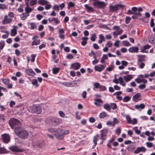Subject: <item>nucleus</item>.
Listing matches in <instances>:
<instances>
[{
  "mask_svg": "<svg viewBox=\"0 0 155 155\" xmlns=\"http://www.w3.org/2000/svg\"><path fill=\"white\" fill-rule=\"evenodd\" d=\"M9 123L12 128L14 129L15 132L16 129L18 130L21 128V123L17 119L12 118L9 120Z\"/></svg>",
  "mask_w": 155,
  "mask_h": 155,
  "instance_id": "1",
  "label": "nucleus"
},
{
  "mask_svg": "<svg viewBox=\"0 0 155 155\" xmlns=\"http://www.w3.org/2000/svg\"><path fill=\"white\" fill-rule=\"evenodd\" d=\"M15 133L18 136L22 139L26 138L29 136L28 132L25 129L20 130V129L18 130L16 129Z\"/></svg>",
  "mask_w": 155,
  "mask_h": 155,
  "instance_id": "2",
  "label": "nucleus"
},
{
  "mask_svg": "<svg viewBox=\"0 0 155 155\" xmlns=\"http://www.w3.org/2000/svg\"><path fill=\"white\" fill-rule=\"evenodd\" d=\"M47 121L49 123H50L54 126L60 124L61 122V120L60 119L53 117H49L47 119Z\"/></svg>",
  "mask_w": 155,
  "mask_h": 155,
  "instance_id": "3",
  "label": "nucleus"
},
{
  "mask_svg": "<svg viewBox=\"0 0 155 155\" xmlns=\"http://www.w3.org/2000/svg\"><path fill=\"white\" fill-rule=\"evenodd\" d=\"M28 111L32 113L38 114L41 112V108L39 105L35 104L29 108Z\"/></svg>",
  "mask_w": 155,
  "mask_h": 155,
  "instance_id": "4",
  "label": "nucleus"
},
{
  "mask_svg": "<svg viewBox=\"0 0 155 155\" xmlns=\"http://www.w3.org/2000/svg\"><path fill=\"white\" fill-rule=\"evenodd\" d=\"M124 7V5H122L121 4H117L114 5H110L109 7V11L112 12H115L120 8L123 9Z\"/></svg>",
  "mask_w": 155,
  "mask_h": 155,
  "instance_id": "5",
  "label": "nucleus"
},
{
  "mask_svg": "<svg viewBox=\"0 0 155 155\" xmlns=\"http://www.w3.org/2000/svg\"><path fill=\"white\" fill-rule=\"evenodd\" d=\"M69 131H65L63 130H61L62 134L58 133V132H55L54 135L56 138L58 140H61L63 139L64 138V134H66L68 133Z\"/></svg>",
  "mask_w": 155,
  "mask_h": 155,
  "instance_id": "6",
  "label": "nucleus"
},
{
  "mask_svg": "<svg viewBox=\"0 0 155 155\" xmlns=\"http://www.w3.org/2000/svg\"><path fill=\"white\" fill-rule=\"evenodd\" d=\"M93 5L97 8H104L106 6V4L103 2H95L93 3Z\"/></svg>",
  "mask_w": 155,
  "mask_h": 155,
  "instance_id": "7",
  "label": "nucleus"
},
{
  "mask_svg": "<svg viewBox=\"0 0 155 155\" xmlns=\"http://www.w3.org/2000/svg\"><path fill=\"white\" fill-rule=\"evenodd\" d=\"M2 139L3 142L7 143L10 141V137L8 135L5 134L2 135Z\"/></svg>",
  "mask_w": 155,
  "mask_h": 155,
  "instance_id": "8",
  "label": "nucleus"
},
{
  "mask_svg": "<svg viewBox=\"0 0 155 155\" xmlns=\"http://www.w3.org/2000/svg\"><path fill=\"white\" fill-rule=\"evenodd\" d=\"M101 132V140H106L107 134V131L106 129H103L100 131Z\"/></svg>",
  "mask_w": 155,
  "mask_h": 155,
  "instance_id": "9",
  "label": "nucleus"
},
{
  "mask_svg": "<svg viewBox=\"0 0 155 155\" xmlns=\"http://www.w3.org/2000/svg\"><path fill=\"white\" fill-rule=\"evenodd\" d=\"M9 149L13 151H15L18 152H22L24 150L22 149H19L18 147L16 146H12L9 147Z\"/></svg>",
  "mask_w": 155,
  "mask_h": 155,
  "instance_id": "10",
  "label": "nucleus"
},
{
  "mask_svg": "<svg viewBox=\"0 0 155 155\" xmlns=\"http://www.w3.org/2000/svg\"><path fill=\"white\" fill-rule=\"evenodd\" d=\"M137 56L138 58V60L137 61V64H138L139 62H142L143 61H145V55L138 54Z\"/></svg>",
  "mask_w": 155,
  "mask_h": 155,
  "instance_id": "11",
  "label": "nucleus"
},
{
  "mask_svg": "<svg viewBox=\"0 0 155 155\" xmlns=\"http://www.w3.org/2000/svg\"><path fill=\"white\" fill-rule=\"evenodd\" d=\"M146 150V149L144 147H138L134 151V153H138L140 152H145Z\"/></svg>",
  "mask_w": 155,
  "mask_h": 155,
  "instance_id": "12",
  "label": "nucleus"
},
{
  "mask_svg": "<svg viewBox=\"0 0 155 155\" xmlns=\"http://www.w3.org/2000/svg\"><path fill=\"white\" fill-rule=\"evenodd\" d=\"M12 21V19L8 18L7 16L6 15L5 16L4 20L2 21V23L3 24H8L10 23Z\"/></svg>",
  "mask_w": 155,
  "mask_h": 155,
  "instance_id": "13",
  "label": "nucleus"
},
{
  "mask_svg": "<svg viewBox=\"0 0 155 155\" xmlns=\"http://www.w3.org/2000/svg\"><path fill=\"white\" fill-rule=\"evenodd\" d=\"M80 66L81 65L79 63H75L72 64L70 68L74 70H78L80 68Z\"/></svg>",
  "mask_w": 155,
  "mask_h": 155,
  "instance_id": "14",
  "label": "nucleus"
},
{
  "mask_svg": "<svg viewBox=\"0 0 155 155\" xmlns=\"http://www.w3.org/2000/svg\"><path fill=\"white\" fill-rule=\"evenodd\" d=\"M25 71L26 73L29 76L34 77L35 75V73L31 69H26Z\"/></svg>",
  "mask_w": 155,
  "mask_h": 155,
  "instance_id": "15",
  "label": "nucleus"
},
{
  "mask_svg": "<svg viewBox=\"0 0 155 155\" xmlns=\"http://www.w3.org/2000/svg\"><path fill=\"white\" fill-rule=\"evenodd\" d=\"M101 67H99L97 65H96L94 67V69L96 71L101 72L105 68V67L103 65H100Z\"/></svg>",
  "mask_w": 155,
  "mask_h": 155,
  "instance_id": "16",
  "label": "nucleus"
},
{
  "mask_svg": "<svg viewBox=\"0 0 155 155\" xmlns=\"http://www.w3.org/2000/svg\"><path fill=\"white\" fill-rule=\"evenodd\" d=\"M138 48L136 47H132L128 49L129 52L131 53L137 52H138Z\"/></svg>",
  "mask_w": 155,
  "mask_h": 155,
  "instance_id": "17",
  "label": "nucleus"
},
{
  "mask_svg": "<svg viewBox=\"0 0 155 155\" xmlns=\"http://www.w3.org/2000/svg\"><path fill=\"white\" fill-rule=\"evenodd\" d=\"M145 107V105L143 104H141L140 105H136L135 106V108L140 111L141 110Z\"/></svg>",
  "mask_w": 155,
  "mask_h": 155,
  "instance_id": "18",
  "label": "nucleus"
},
{
  "mask_svg": "<svg viewBox=\"0 0 155 155\" xmlns=\"http://www.w3.org/2000/svg\"><path fill=\"white\" fill-rule=\"evenodd\" d=\"M151 47V46L150 45H144V46L143 47H141L140 50L141 51L140 52H146V51H145V50L146 49H148L150 48Z\"/></svg>",
  "mask_w": 155,
  "mask_h": 155,
  "instance_id": "19",
  "label": "nucleus"
},
{
  "mask_svg": "<svg viewBox=\"0 0 155 155\" xmlns=\"http://www.w3.org/2000/svg\"><path fill=\"white\" fill-rule=\"evenodd\" d=\"M131 9L133 11L134 14H137L138 15L139 17L141 16L142 14L141 13L138 12V8L136 7H133Z\"/></svg>",
  "mask_w": 155,
  "mask_h": 155,
  "instance_id": "20",
  "label": "nucleus"
},
{
  "mask_svg": "<svg viewBox=\"0 0 155 155\" xmlns=\"http://www.w3.org/2000/svg\"><path fill=\"white\" fill-rule=\"evenodd\" d=\"M48 20L50 22H51L54 21L55 23L57 24L59 23V21H58L57 18L53 17L52 18H49L48 19Z\"/></svg>",
  "mask_w": 155,
  "mask_h": 155,
  "instance_id": "21",
  "label": "nucleus"
},
{
  "mask_svg": "<svg viewBox=\"0 0 155 155\" xmlns=\"http://www.w3.org/2000/svg\"><path fill=\"white\" fill-rule=\"evenodd\" d=\"M133 77L131 75H128L124 77V79L126 82H128Z\"/></svg>",
  "mask_w": 155,
  "mask_h": 155,
  "instance_id": "22",
  "label": "nucleus"
},
{
  "mask_svg": "<svg viewBox=\"0 0 155 155\" xmlns=\"http://www.w3.org/2000/svg\"><path fill=\"white\" fill-rule=\"evenodd\" d=\"M88 38L87 37H84L82 38V41L81 42V44L83 46H85L87 43V41Z\"/></svg>",
  "mask_w": 155,
  "mask_h": 155,
  "instance_id": "23",
  "label": "nucleus"
},
{
  "mask_svg": "<svg viewBox=\"0 0 155 155\" xmlns=\"http://www.w3.org/2000/svg\"><path fill=\"white\" fill-rule=\"evenodd\" d=\"M84 7L87 12H93L94 11V9L92 7L88 6L87 4L84 5Z\"/></svg>",
  "mask_w": 155,
  "mask_h": 155,
  "instance_id": "24",
  "label": "nucleus"
},
{
  "mask_svg": "<svg viewBox=\"0 0 155 155\" xmlns=\"http://www.w3.org/2000/svg\"><path fill=\"white\" fill-rule=\"evenodd\" d=\"M38 3L39 5H45L48 3L49 2L45 0H38Z\"/></svg>",
  "mask_w": 155,
  "mask_h": 155,
  "instance_id": "25",
  "label": "nucleus"
},
{
  "mask_svg": "<svg viewBox=\"0 0 155 155\" xmlns=\"http://www.w3.org/2000/svg\"><path fill=\"white\" fill-rule=\"evenodd\" d=\"M31 81V83L33 86H35L36 87L39 86V85L38 84V81L36 79H33Z\"/></svg>",
  "mask_w": 155,
  "mask_h": 155,
  "instance_id": "26",
  "label": "nucleus"
},
{
  "mask_svg": "<svg viewBox=\"0 0 155 155\" xmlns=\"http://www.w3.org/2000/svg\"><path fill=\"white\" fill-rule=\"evenodd\" d=\"M140 93H137L133 96V100L134 101H136L137 99L140 97Z\"/></svg>",
  "mask_w": 155,
  "mask_h": 155,
  "instance_id": "27",
  "label": "nucleus"
},
{
  "mask_svg": "<svg viewBox=\"0 0 155 155\" xmlns=\"http://www.w3.org/2000/svg\"><path fill=\"white\" fill-rule=\"evenodd\" d=\"M29 16L28 14H27L26 13H23L20 15L21 19L22 20H25L26 19V17Z\"/></svg>",
  "mask_w": 155,
  "mask_h": 155,
  "instance_id": "28",
  "label": "nucleus"
},
{
  "mask_svg": "<svg viewBox=\"0 0 155 155\" xmlns=\"http://www.w3.org/2000/svg\"><path fill=\"white\" fill-rule=\"evenodd\" d=\"M101 103H102V101L99 99H95L94 103L95 104L97 107L100 106V105L99 104Z\"/></svg>",
  "mask_w": 155,
  "mask_h": 155,
  "instance_id": "29",
  "label": "nucleus"
},
{
  "mask_svg": "<svg viewBox=\"0 0 155 155\" xmlns=\"http://www.w3.org/2000/svg\"><path fill=\"white\" fill-rule=\"evenodd\" d=\"M114 65L113 62H111L110 66L106 68V70L109 71H110L114 69Z\"/></svg>",
  "mask_w": 155,
  "mask_h": 155,
  "instance_id": "30",
  "label": "nucleus"
},
{
  "mask_svg": "<svg viewBox=\"0 0 155 155\" xmlns=\"http://www.w3.org/2000/svg\"><path fill=\"white\" fill-rule=\"evenodd\" d=\"M99 137V135L97 134L95 136H94L93 137V142L94 143V145L95 146L97 144V141L98 140V138Z\"/></svg>",
  "mask_w": 155,
  "mask_h": 155,
  "instance_id": "31",
  "label": "nucleus"
},
{
  "mask_svg": "<svg viewBox=\"0 0 155 155\" xmlns=\"http://www.w3.org/2000/svg\"><path fill=\"white\" fill-rule=\"evenodd\" d=\"M104 108L108 111H110L111 109L110 105L108 104H104Z\"/></svg>",
  "mask_w": 155,
  "mask_h": 155,
  "instance_id": "32",
  "label": "nucleus"
},
{
  "mask_svg": "<svg viewBox=\"0 0 155 155\" xmlns=\"http://www.w3.org/2000/svg\"><path fill=\"white\" fill-rule=\"evenodd\" d=\"M62 84L63 85L67 87H71L73 86V83L71 82H63L62 83Z\"/></svg>",
  "mask_w": 155,
  "mask_h": 155,
  "instance_id": "33",
  "label": "nucleus"
},
{
  "mask_svg": "<svg viewBox=\"0 0 155 155\" xmlns=\"http://www.w3.org/2000/svg\"><path fill=\"white\" fill-rule=\"evenodd\" d=\"M107 116V114L105 112L103 111L100 114L99 117L100 118H104Z\"/></svg>",
  "mask_w": 155,
  "mask_h": 155,
  "instance_id": "34",
  "label": "nucleus"
},
{
  "mask_svg": "<svg viewBox=\"0 0 155 155\" xmlns=\"http://www.w3.org/2000/svg\"><path fill=\"white\" fill-rule=\"evenodd\" d=\"M8 151L4 147H0V154L7 153Z\"/></svg>",
  "mask_w": 155,
  "mask_h": 155,
  "instance_id": "35",
  "label": "nucleus"
},
{
  "mask_svg": "<svg viewBox=\"0 0 155 155\" xmlns=\"http://www.w3.org/2000/svg\"><path fill=\"white\" fill-rule=\"evenodd\" d=\"M33 10V9L31 8H29L28 6H27L25 9V11L27 14H28Z\"/></svg>",
  "mask_w": 155,
  "mask_h": 155,
  "instance_id": "36",
  "label": "nucleus"
},
{
  "mask_svg": "<svg viewBox=\"0 0 155 155\" xmlns=\"http://www.w3.org/2000/svg\"><path fill=\"white\" fill-rule=\"evenodd\" d=\"M131 99V97L128 96H126L123 99V101L124 102H127L129 101Z\"/></svg>",
  "mask_w": 155,
  "mask_h": 155,
  "instance_id": "37",
  "label": "nucleus"
},
{
  "mask_svg": "<svg viewBox=\"0 0 155 155\" xmlns=\"http://www.w3.org/2000/svg\"><path fill=\"white\" fill-rule=\"evenodd\" d=\"M5 45V42L4 41L1 40L0 41V49L2 50Z\"/></svg>",
  "mask_w": 155,
  "mask_h": 155,
  "instance_id": "38",
  "label": "nucleus"
},
{
  "mask_svg": "<svg viewBox=\"0 0 155 155\" xmlns=\"http://www.w3.org/2000/svg\"><path fill=\"white\" fill-rule=\"evenodd\" d=\"M149 42L151 44H155V38L152 37H150L149 39Z\"/></svg>",
  "mask_w": 155,
  "mask_h": 155,
  "instance_id": "39",
  "label": "nucleus"
},
{
  "mask_svg": "<svg viewBox=\"0 0 155 155\" xmlns=\"http://www.w3.org/2000/svg\"><path fill=\"white\" fill-rule=\"evenodd\" d=\"M37 0H31L29 2L30 5L31 6L35 5L37 4Z\"/></svg>",
  "mask_w": 155,
  "mask_h": 155,
  "instance_id": "40",
  "label": "nucleus"
},
{
  "mask_svg": "<svg viewBox=\"0 0 155 155\" xmlns=\"http://www.w3.org/2000/svg\"><path fill=\"white\" fill-rule=\"evenodd\" d=\"M40 39H38L37 41H34L32 43V46L34 45H38L40 44Z\"/></svg>",
  "mask_w": 155,
  "mask_h": 155,
  "instance_id": "41",
  "label": "nucleus"
},
{
  "mask_svg": "<svg viewBox=\"0 0 155 155\" xmlns=\"http://www.w3.org/2000/svg\"><path fill=\"white\" fill-rule=\"evenodd\" d=\"M29 24L30 25V29H31L33 30L36 28V25L35 23H31Z\"/></svg>",
  "mask_w": 155,
  "mask_h": 155,
  "instance_id": "42",
  "label": "nucleus"
},
{
  "mask_svg": "<svg viewBox=\"0 0 155 155\" xmlns=\"http://www.w3.org/2000/svg\"><path fill=\"white\" fill-rule=\"evenodd\" d=\"M119 123L118 120L116 118H114L113 119V123L112 126H114L115 124H118Z\"/></svg>",
  "mask_w": 155,
  "mask_h": 155,
  "instance_id": "43",
  "label": "nucleus"
},
{
  "mask_svg": "<svg viewBox=\"0 0 155 155\" xmlns=\"http://www.w3.org/2000/svg\"><path fill=\"white\" fill-rule=\"evenodd\" d=\"M17 34L16 30L15 29L12 30L11 31V35L12 36H15Z\"/></svg>",
  "mask_w": 155,
  "mask_h": 155,
  "instance_id": "44",
  "label": "nucleus"
},
{
  "mask_svg": "<svg viewBox=\"0 0 155 155\" xmlns=\"http://www.w3.org/2000/svg\"><path fill=\"white\" fill-rule=\"evenodd\" d=\"M59 69L58 68H55L52 69V72L54 74H56L59 72Z\"/></svg>",
  "mask_w": 155,
  "mask_h": 155,
  "instance_id": "45",
  "label": "nucleus"
},
{
  "mask_svg": "<svg viewBox=\"0 0 155 155\" xmlns=\"http://www.w3.org/2000/svg\"><path fill=\"white\" fill-rule=\"evenodd\" d=\"M2 81L3 83L5 84H8L9 83V81L8 79H3Z\"/></svg>",
  "mask_w": 155,
  "mask_h": 155,
  "instance_id": "46",
  "label": "nucleus"
},
{
  "mask_svg": "<svg viewBox=\"0 0 155 155\" xmlns=\"http://www.w3.org/2000/svg\"><path fill=\"white\" fill-rule=\"evenodd\" d=\"M99 88L100 91H104L106 90V87L104 86L100 85Z\"/></svg>",
  "mask_w": 155,
  "mask_h": 155,
  "instance_id": "47",
  "label": "nucleus"
},
{
  "mask_svg": "<svg viewBox=\"0 0 155 155\" xmlns=\"http://www.w3.org/2000/svg\"><path fill=\"white\" fill-rule=\"evenodd\" d=\"M123 45L127 46H130L131 45V44L127 41H123Z\"/></svg>",
  "mask_w": 155,
  "mask_h": 155,
  "instance_id": "48",
  "label": "nucleus"
},
{
  "mask_svg": "<svg viewBox=\"0 0 155 155\" xmlns=\"http://www.w3.org/2000/svg\"><path fill=\"white\" fill-rule=\"evenodd\" d=\"M110 108L114 110L116 108L117 106L115 103H111L110 105Z\"/></svg>",
  "mask_w": 155,
  "mask_h": 155,
  "instance_id": "49",
  "label": "nucleus"
},
{
  "mask_svg": "<svg viewBox=\"0 0 155 155\" xmlns=\"http://www.w3.org/2000/svg\"><path fill=\"white\" fill-rule=\"evenodd\" d=\"M131 19V18L128 16L126 17L125 18V23L126 24H128Z\"/></svg>",
  "mask_w": 155,
  "mask_h": 155,
  "instance_id": "50",
  "label": "nucleus"
},
{
  "mask_svg": "<svg viewBox=\"0 0 155 155\" xmlns=\"http://www.w3.org/2000/svg\"><path fill=\"white\" fill-rule=\"evenodd\" d=\"M140 20H142L144 22L147 23L148 21V19L147 18L144 17L143 18H140Z\"/></svg>",
  "mask_w": 155,
  "mask_h": 155,
  "instance_id": "51",
  "label": "nucleus"
},
{
  "mask_svg": "<svg viewBox=\"0 0 155 155\" xmlns=\"http://www.w3.org/2000/svg\"><path fill=\"white\" fill-rule=\"evenodd\" d=\"M126 118L128 123L129 124H131L132 120L130 117L129 116H127L126 117Z\"/></svg>",
  "mask_w": 155,
  "mask_h": 155,
  "instance_id": "52",
  "label": "nucleus"
},
{
  "mask_svg": "<svg viewBox=\"0 0 155 155\" xmlns=\"http://www.w3.org/2000/svg\"><path fill=\"white\" fill-rule=\"evenodd\" d=\"M147 147L149 148H151L153 146V144L150 142H147L146 143Z\"/></svg>",
  "mask_w": 155,
  "mask_h": 155,
  "instance_id": "53",
  "label": "nucleus"
},
{
  "mask_svg": "<svg viewBox=\"0 0 155 155\" xmlns=\"http://www.w3.org/2000/svg\"><path fill=\"white\" fill-rule=\"evenodd\" d=\"M121 130L120 128H118L116 129L115 131V133L117 135H119L121 133Z\"/></svg>",
  "mask_w": 155,
  "mask_h": 155,
  "instance_id": "54",
  "label": "nucleus"
},
{
  "mask_svg": "<svg viewBox=\"0 0 155 155\" xmlns=\"http://www.w3.org/2000/svg\"><path fill=\"white\" fill-rule=\"evenodd\" d=\"M138 87L141 89H144L145 88L146 85L144 84H141L138 86Z\"/></svg>",
  "mask_w": 155,
  "mask_h": 155,
  "instance_id": "55",
  "label": "nucleus"
},
{
  "mask_svg": "<svg viewBox=\"0 0 155 155\" xmlns=\"http://www.w3.org/2000/svg\"><path fill=\"white\" fill-rule=\"evenodd\" d=\"M59 114L61 117H64L65 114L63 111H59Z\"/></svg>",
  "mask_w": 155,
  "mask_h": 155,
  "instance_id": "56",
  "label": "nucleus"
},
{
  "mask_svg": "<svg viewBox=\"0 0 155 155\" xmlns=\"http://www.w3.org/2000/svg\"><path fill=\"white\" fill-rule=\"evenodd\" d=\"M133 15H134L132 16V18L133 19H138V17L139 16L138 15H137V14H133Z\"/></svg>",
  "mask_w": 155,
  "mask_h": 155,
  "instance_id": "57",
  "label": "nucleus"
},
{
  "mask_svg": "<svg viewBox=\"0 0 155 155\" xmlns=\"http://www.w3.org/2000/svg\"><path fill=\"white\" fill-rule=\"evenodd\" d=\"M7 34L6 35H3L2 36V38L3 39H6L8 38V34H9V32L8 31H6L5 32Z\"/></svg>",
  "mask_w": 155,
  "mask_h": 155,
  "instance_id": "58",
  "label": "nucleus"
},
{
  "mask_svg": "<svg viewBox=\"0 0 155 155\" xmlns=\"http://www.w3.org/2000/svg\"><path fill=\"white\" fill-rule=\"evenodd\" d=\"M96 36L95 34H93L92 35V36L91 37V40L92 41H94L95 40V38Z\"/></svg>",
  "mask_w": 155,
  "mask_h": 155,
  "instance_id": "59",
  "label": "nucleus"
},
{
  "mask_svg": "<svg viewBox=\"0 0 155 155\" xmlns=\"http://www.w3.org/2000/svg\"><path fill=\"white\" fill-rule=\"evenodd\" d=\"M137 119L136 118H134L133 120H132L131 124L134 125L137 124Z\"/></svg>",
  "mask_w": 155,
  "mask_h": 155,
  "instance_id": "60",
  "label": "nucleus"
},
{
  "mask_svg": "<svg viewBox=\"0 0 155 155\" xmlns=\"http://www.w3.org/2000/svg\"><path fill=\"white\" fill-rule=\"evenodd\" d=\"M100 86V84L98 82H95L94 84V86L96 88H99Z\"/></svg>",
  "mask_w": 155,
  "mask_h": 155,
  "instance_id": "61",
  "label": "nucleus"
},
{
  "mask_svg": "<svg viewBox=\"0 0 155 155\" xmlns=\"http://www.w3.org/2000/svg\"><path fill=\"white\" fill-rule=\"evenodd\" d=\"M73 82L74 84L77 85V84H79L81 82V80L79 79L76 80H75L73 81Z\"/></svg>",
  "mask_w": 155,
  "mask_h": 155,
  "instance_id": "62",
  "label": "nucleus"
},
{
  "mask_svg": "<svg viewBox=\"0 0 155 155\" xmlns=\"http://www.w3.org/2000/svg\"><path fill=\"white\" fill-rule=\"evenodd\" d=\"M121 64L122 65H123L124 67L126 66L128 64V62L124 61H121Z\"/></svg>",
  "mask_w": 155,
  "mask_h": 155,
  "instance_id": "63",
  "label": "nucleus"
},
{
  "mask_svg": "<svg viewBox=\"0 0 155 155\" xmlns=\"http://www.w3.org/2000/svg\"><path fill=\"white\" fill-rule=\"evenodd\" d=\"M15 53L16 55L17 56H19L20 54V51L18 49H16L15 51Z\"/></svg>",
  "mask_w": 155,
  "mask_h": 155,
  "instance_id": "64",
  "label": "nucleus"
}]
</instances>
